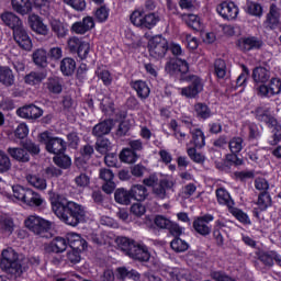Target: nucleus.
<instances>
[{
	"label": "nucleus",
	"mask_w": 281,
	"mask_h": 281,
	"mask_svg": "<svg viewBox=\"0 0 281 281\" xmlns=\"http://www.w3.org/2000/svg\"><path fill=\"white\" fill-rule=\"evenodd\" d=\"M48 200L50 201L54 214H56L63 223H66V225L76 227L78 223H85L87 213L85 209L76 202L68 201L65 196L52 190L48 191Z\"/></svg>",
	"instance_id": "1"
},
{
	"label": "nucleus",
	"mask_w": 281,
	"mask_h": 281,
	"mask_svg": "<svg viewBox=\"0 0 281 281\" xmlns=\"http://www.w3.org/2000/svg\"><path fill=\"white\" fill-rule=\"evenodd\" d=\"M255 115L258 122H263L268 128H272L271 139L269 140L270 146H278V143L281 142V125L278 120L271 115V110L269 108H257Z\"/></svg>",
	"instance_id": "2"
},
{
	"label": "nucleus",
	"mask_w": 281,
	"mask_h": 281,
	"mask_svg": "<svg viewBox=\"0 0 281 281\" xmlns=\"http://www.w3.org/2000/svg\"><path fill=\"white\" fill-rule=\"evenodd\" d=\"M143 183L148 188H154L153 192L158 199H168L175 192V179L172 178H164L159 181L157 175L153 173L148 178H145ZM157 183L159 184L157 186Z\"/></svg>",
	"instance_id": "3"
},
{
	"label": "nucleus",
	"mask_w": 281,
	"mask_h": 281,
	"mask_svg": "<svg viewBox=\"0 0 281 281\" xmlns=\"http://www.w3.org/2000/svg\"><path fill=\"white\" fill-rule=\"evenodd\" d=\"M130 21L134 27H139L140 30H153V27L159 23L160 19L157 13H146L144 7H138L130 14Z\"/></svg>",
	"instance_id": "4"
},
{
	"label": "nucleus",
	"mask_w": 281,
	"mask_h": 281,
	"mask_svg": "<svg viewBox=\"0 0 281 281\" xmlns=\"http://www.w3.org/2000/svg\"><path fill=\"white\" fill-rule=\"evenodd\" d=\"M0 267L3 271H9L15 276H21L25 271V268L19 262V255L12 248L2 251Z\"/></svg>",
	"instance_id": "5"
},
{
	"label": "nucleus",
	"mask_w": 281,
	"mask_h": 281,
	"mask_svg": "<svg viewBox=\"0 0 281 281\" xmlns=\"http://www.w3.org/2000/svg\"><path fill=\"white\" fill-rule=\"evenodd\" d=\"M145 38L148 41L149 56L151 58L159 59L166 56L168 40L161 35L151 36L150 33H146Z\"/></svg>",
	"instance_id": "6"
},
{
	"label": "nucleus",
	"mask_w": 281,
	"mask_h": 281,
	"mask_svg": "<svg viewBox=\"0 0 281 281\" xmlns=\"http://www.w3.org/2000/svg\"><path fill=\"white\" fill-rule=\"evenodd\" d=\"M40 142L45 144L47 153H50L52 155L58 156L60 153H65V148H67V145L63 138L52 137L49 132H43L40 134Z\"/></svg>",
	"instance_id": "7"
},
{
	"label": "nucleus",
	"mask_w": 281,
	"mask_h": 281,
	"mask_svg": "<svg viewBox=\"0 0 281 281\" xmlns=\"http://www.w3.org/2000/svg\"><path fill=\"white\" fill-rule=\"evenodd\" d=\"M24 225L26 229H30V232H33V234H36L37 236H41V234H45V232H49V229H52V222L36 214L30 215L24 221Z\"/></svg>",
	"instance_id": "8"
},
{
	"label": "nucleus",
	"mask_w": 281,
	"mask_h": 281,
	"mask_svg": "<svg viewBox=\"0 0 281 281\" xmlns=\"http://www.w3.org/2000/svg\"><path fill=\"white\" fill-rule=\"evenodd\" d=\"M204 87L205 85L203 83V79L196 76H191L190 85L183 88H178V91L183 98H189L190 100H192L196 98L199 93L203 92Z\"/></svg>",
	"instance_id": "9"
},
{
	"label": "nucleus",
	"mask_w": 281,
	"mask_h": 281,
	"mask_svg": "<svg viewBox=\"0 0 281 281\" xmlns=\"http://www.w3.org/2000/svg\"><path fill=\"white\" fill-rule=\"evenodd\" d=\"M161 274L169 281H192V277H190V271L183 268L165 266L161 269Z\"/></svg>",
	"instance_id": "10"
},
{
	"label": "nucleus",
	"mask_w": 281,
	"mask_h": 281,
	"mask_svg": "<svg viewBox=\"0 0 281 281\" xmlns=\"http://www.w3.org/2000/svg\"><path fill=\"white\" fill-rule=\"evenodd\" d=\"M182 20L192 30H195L196 32H202V37L204 38V43H212V37L210 36V33L203 32L205 30V24H203V21L201 20V18H199V15L184 14L182 15Z\"/></svg>",
	"instance_id": "11"
},
{
	"label": "nucleus",
	"mask_w": 281,
	"mask_h": 281,
	"mask_svg": "<svg viewBox=\"0 0 281 281\" xmlns=\"http://www.w3.org/2000/svg\"><path fill=\"white\" fill-rule=\"evenodd\" d=\"M165 70L167 74H170V76H175V74H188L190 66L188 65V61L183 59L173 58L167 63Z\"/></svg>",
	"instance_id": "12"
},
{
	"label": "nucleus",
	"mask_w": 281,
	"mask_h": 281,
	"mask_svg": "<svg viewBox=\"0 0 281 281\" xmlns=\"http://www.w3.org/2000/svg\"><path fill=\"white\" fill-rule=\"evenodd\" d=\"M216 12L223 19H226L227 21H234V19L238 16V7H236L234 2L224 1L217 5Z\"/></svg>",
	"instance_id": "13"
},
{
	"label": "nucleus",
	"mask_w": 281,
	"mask_h": 281,
	"mask_svg": "<svg viewBox=\"0 0 281 281\" xmlns=\"http://www.w3.org/2000/svg\"><path fill=\"white\" fill-rule=\"evenodd\" d=\"M14 41L21 47V49H24L25 52H32V47L34 45L32 44V38L25 31V29H19L13 33Z\"/></svg>",
	"instance_id": "14"
},
{
	"label": "nucleus",
	"mask_w": 281,
	"mask_h": 281,
	"mask_svg": "<svg viewBox=\"0 0 281 281\" xmlns=\"http://www.w3.org/2000/svg\"><path fill=\"white\" fill-rule=\"evenodd\" d=\"M16 113L24 120H38L43 116V110L34 104L22 106L18 109Z\"/></svg>",
	"instance_id": "15"
},
{
	"label": "nucleus",
	"mask_w": 281,
	"mask_h": 281,
	"mask_svg": "<svg viewBox=\"0 0 281 281\" xmlns=\"http://www.w3.org/2000/svg\"><path fill=\"white\" fill-rule=\"evenodd\" d=\"M29 25L35 34H40L41 36H47V34H49V27L47 24H44L43 19L36 14L29 16Z\"/></svg>",
	"instance_id": "16"
},
{
	"label": "nucleus",
	"mask_w": 281,
	"mask_h": 281,
	"mask_svg": "<svg viewBox=\"0 0 281 281\" xmlns=\"http://www.w3.org/2000/svg\"><path fill=\"white\" fill-rule=\"evenodd\" d=\"M99 176L100 179L104 181V184L102 186L103 192H105V194H112L115 190V182H113L115 175H113V171L111 169L103 168L100 169Z\"/></svg>",
	"instance_id": "17"
},
{
	"label": "nucleus",
	"mask_w": 281,
	"mask_h": 281,
	"mask_svg": "<svg viewBox=\"0 0 281 281\" xmlns=\"http://www.w3.org/2000/svg\"><path fill=\"white\" fill-rule=\"evenodd\" d=\"M258 91L261 95L266 98H271V95H278L281 92V80L278 78H272L270 80L269 87L266 85H261L258 88Z\"/></svg>",
	"instance_id": "18"
},
{
	"label": "nucleus",
	"mask_w": 281,
	"mask_h": 281,
	"mask_svg": "<svg viewBox=\"0 0 281 281\" xmlns=\"http://www.w3.org/2000/svg\"><path fill=\"white\" fill-rule=\"evenodd\" d=\"M67 239L63 237H55L50 243L44 245L47 254H63L67 250Z\"/></svg>",
	"instance_id": "19"
},
{
	"label": "nucleus",
	"mask_w": 281,
	"mask_h": 281,
	"mask_svg": "<svg viewBox=\"0 0 281 281\" xmlns=\"http://www.w3.org/2000/svg\"><path fill=\"white\" fill-rule=\"evenodd\" d=\"M130 258H133V260H138L139 262H148V260H150V252L148 251V247H146V245L136 243L130 252Z\"/></svg>",
	"instance_id": "20"
},
{
	"label": "nucleus",
	"mask_w": 281,
	"mask_h": 281,
	"mask_svg": "<svg viewBox=\"0 0 281 281\" xmlns=\"http://www.w3.org/2000/svg\"><path fill=\"white\" fill-rule=\"evenodd\" d=\"M237 47L241 52H251V49H260L262 47V41L258 40V37H244L238 40Z\"/></svg>",
	"instance_id": "21"
},
{
	"label": "nucleus",
	"mask_w": 281,
	"mask_h": 281,
	"mask_svg": "<svg viewBox=\"0 0 281 281\" xmlns=\"http://www.w3.org/2000/svg\"><path fill=\"white\" fill-rule=\"evenodd\" d=\"M66 240L71 249H78L79 251H85L87 249V240H85L78 233L66 234Z\"/></svg>",
	"instance_id": "22"
},
{
	"label": "nucleus",
	"mask_w": 281,
	"mask_h": 281,
	"mask_svg": "<svg viewBox=\"0 0 281 281\" xmlns=\"http://www.w3.org/2000/svg\"><path fill=\"white\" fill-rule=\"evenodd\" d=\"M45 203L46 202L41 193L29 189L26 199L24 200L25 205H29V207H41L42 205H45Z\"/></svg>",
	"instance_id": "23"
},
{
	"label": "nucleus",
	"mask_w": 281,
	"mask_h": 281,
	"mask_svg": "<svg viewBox=\"0 0 281 281\" xmlns=\"http://www.w3.org/2000/svg\"><path fill=\"white\" fill-rule=\"evenodd\" d=\"M1 20L3 21L4 24L8 25V27H12L13 33L16 30H21L23 27V22H21V19L12 12L2 13L1 14Z\"/></svg>",
	"instance_id": "24"
},
{
	"label": "nucleus",
	"mask_w": 281,
	"mask_h": 281,
	"mask_svg": "<svg viewBox=\"0 0 281 281\" xmlns=\"http://www.w3.org/2000/svg\"><path fill=\"white\" fill-rule=\"evenodd\" d=\"M93 25H95L93 22V18L87 16L83 18L82 22L74 23L71 30L72 32H75V34H86V32L92 30Z\"/></svg>",
	"instance_id": "25"
},
{
	"label": "nucleus",
	"mask_w": 281,
	"mask_h": 281,
	"mask_svg": "<svg viewBox=\"0 0 281 281\" xmlns=\"http://www.w3.org/2000/svg\"><path fill=\"white\" fill-rule=\"evenodd\" d=\"M0 82L3 87H14V82H16L14 71L5 66L0 67Z\"/></svg>",
	"instance_id": "26"
},
{
	"label": "nucleus",
	"mask_w": 281,
	"mask_h": 281,
	"mask_svg": "<svg viewBox=\"0 0 281 281\" xmlns=\"http://www.w3.org/2000/svg\"><path fill=\"white\" fill-rule=\"evenodd\" d=\"M131 87L132 89H134V91H136L140 100H146V98L150 95V87H148V83H146V81H142V80L132 81Z\"/></svg>",
	"instance_id": "27"
},
{
	"label": "nucleus",
	"mask_w": 281,
	"mask_h": 281,
	"mask_svg": "<svg viewBox=\"0 0 281 281\" xmlns=\"http://www.w3.org/2000/svg\"><path fill=\"white\" fill-rule=\"evenodd\" d=\"M212 221L211 216L199 217L194 221L193 227L198 234L202 236H207L210 234V222Z\"/></svg>",
	"instance_id": "28"
},
{
	"label": "nucleus",
	"mask_w": 281,
	"mask_h": 281,
	"mask_svg": "<svg viewBox=\"0 0 281 281\" xmlns=\"http://www.w3.org/2000/svg\"><path fill=\"white\" fill-rule=\"evenodd\" d=\"M115 244L116 247L121 249V251H124V254H126V256H131V252L133 251L137 243L128 237H117L115 239Z\"/></svg>",
	"instance_id": "29"
},
{
	"label": "nucleus",
	"mask_w": 281,
	"mask_h": 281,
	"mask_svg": "<svg viewBox=\"0 0 281 281\" xmlns=\"http://www.w3.org/2000/svg\"><path fill=\"white\" fill-rule=\"evenodd\" d=\"M114 124L115 123L113 122V120H106L104 122H101L93 127L92 134L95 135V137H102V135H109Z\"/></svg>",
	"instance_id": "30"
},
{
	"label": "nucleus",
	"mask_w": 281,
	"mask_h": 281,
	"mask_svg": "<svg viewBox=\"0 0 281 281\" xmlns=\"http://www.w3.org/2000/svg\"><path fill=\"white\" fill-rule=\"evenodd\" d=\"M11 5L18 14H30L32 12V2L30 0H12Z\"/></svg>",
	"instance_id": "31"
},
{
	"label": "nucleus",
	"mask_w": 281,
	"mask_h": 281,
	"mask_svg": "<svg viewBox=\"0 0 281 281\" xmlns=\"http://www.w3.org/2000/svg\"><path fill=\"white\" fill-rule=\"evenodd\" d=\"M7 153L10 155V157H12V159H15V161H30V154H27V150L21 147H9Z\"/></svg>",
	"instance_id": "32"
},
{
	"label": "nucleus",
	"mask_w": 281,
	"mask_h": 281,
	"mask_svg": "<svg viewBox=\"0 0 281 281\" xmlns=\"http://www.w3.org/2000/svg\"><path fill=\"white\" fill-rule=\"evenodd\" d=\"M271 78V72L265 67H257L252 71V79L257 83L265 85Z\"/></svg>",
	"instance_id": "33"
},
{
	"label": "nucleus",
	"mask_w": 281,
	"mask_h": 281,
	"mask_svg": "<svg viewBox=\"0 0 281 281\" xmlns=\"http://www.w3.org/2000/svg\"><path fill=\"white\" fill-rule=\"evenodd\" d=\"M26 181L35 190H47V180L38 175L26 176Z\"/></svg>",
	"instance_id": "34"
},
{
	"label": "nucleus",
	"mask_w": 281,
	"mask_h": 281,
	"mask_svg": "<svg viewBox=\"0 0 281 281\" xmlns=\"http://www.w3.org/2000/svg\"><path fill=\"white\" fill-rule=\"evenodd\" d=\"M50 27L53 32H55V34L58 36V38H65V36L69 34V29H67V25L57 19L50 20Z\"/></svg>",
	"instance_id": "35"
},
{
	"label": "nucleus",
	"mask_w": 281,
	"mask_h": 281,
	"mask_svg": "<svg viewBox=\"0 0 281 281\" xmlns=\"http://www.w3.org/2000/svg\"><path fill=\"white\" fill-rule=\"evenodd\" d=\"M60 71L64 76H71L76 71V60L66 57L60 63Z\"/></svg>",
	"instance_id": "36"
},
{
	"label": "nucleus",
	"mask_w": 281,
	"mask_h": 281,
	"mask_svg": "<svg viewBox=\"0 0 281 281\" xmlns=\"http://www.w3.org/2000/svg\"><path fill=\"white\" fill-rule=\"evenodd\" d=\"M216 196L217 201L221 205H227V207L231 210L234 207V200H232V196L227 192V190L221 188L216 190Z\"/></svg>",
	"instance_id": "37"
},
{
	"label": "nucleus",
	"mask_w": 281,
	"mask_h": 281,
	"mask_svg": "<svg viewBox=\"0 0 281 281\" xmlns=\"http://www.w3.org/2000/svg\"><path fill=\"white\" fill-rule=\"evenodd\" d=\"M130 192L134 201H145L146 196H148V190H146V187L142 184L133 186Z\"/></svg>",
	"instance_id": "38"
},
{
	"label": "nucleus",
	"mask_w": 281,
	"mask_h": 281,
	"mask_svg": "<svg viewBox=\"0 0 281 281\" xmlns=\"http://www.w3.org/2000/svg\"><path fill=\"white\" fill-rule=\"evenodd\" d=\"M114 199L116 203L121 205H130L131 199H133L131 191H126L124 189H117L114 193Z\"/></svg>",
	"instance_id": "39"
},
{
	"label": "nucleus",
	"mask_w": 281,
	"mask_h": 281,
	"mask_svg": "<svg viewBox=\"0 0 281 281\" xmlns=\"http://www.w3.org/2000/svg\"><path fill=\"white\" fill-rule=\"evenodd\" d=\"M33 63L37 67H47V52L43 48H38L33 53Z\"/></svg>",
	"instance_id": "40"
},
{
	"label": "nucleus",
	"mask_w": 281,
	"mask_h": 281,
	"mask_svg": "<svg viewBox=\"0 0 281 281\" xmlns=\"http://www.w3.org/2000/svg\"><path fill=\"white\" fill-rule=\"evenodd\" d=\"M0 229L3 234H12L14 232V222L8 215L0 216Z\"/></svg>",
	"instance_id": "41"
},
{
	"label": "nucleus",
	"mask_w": 281,
	"mask_h": 281,
	"mask_svg": "<svg viewBox=\"0 0 281 281\" xmlns=\"http://www.w3.org/2000/svg\"><path fill=\"white\" fill-rule=\"evenodd\" d=\"M192 135V143L195 146V148H203L205 146V135L203 132L199 128L191 130Z\"/></svg>",
	"instance_id": "42"
},
{
	"label": "nucleus",
	"mask_w": 281,
	"mask_h": 281,
	"mask_svg": "<svg viewBox=\"0 0 281 281\" xmlns=\"http://www.w3.org/2000/svg\"><path fill=\"white\" fill-rule=\"evenodd\" d=\"M214 74L218 80H224V78L227 76V65L225 64V60L217 59L214 63Z\"/></svg>",
	"instance_id": "43"
},
{
	"label": "nucleus",
	"mask_w": 281,
	"mask_h": 281,
	"mask_svg": "<svg viewBox=\"0 0 281 281\" xmlns=\"http://www.w3.org/2000/svg\"><path fill=\"white\" fill-rule=\"evenodd\" d=\"M45 78H47V75L45 72H31L25 76L24 80L26 85L34 86V85H41V82H43Z\"/></svg>",
	"instance_id": "44"
},
{
	"label": "nucleus",
	"mask_w": 281,
	"mask_h": 281,
	"mask_svg": "<svg viewBox=\"0 0 281 281\" xmlns=\"http://www.w3.org/2000/svg\"><path fill=\"white\" fill-rule=\"evenodd\" d=\"M257 205L261 212H265L267 207H271V195L267 191H262L257 201Z\"/></svg>",
	"instance_id": "45"
},
{
	"label": "nucleus",
	"mask_w": 281,
	"mask_h": 281,
	"mask_svg": "<svg viewBox=\"0 0 281 281\" xmlns=\"http://www.w3.org/2000/svg\"><path fill=\"white\" fill-rule=\"evenodd\" d=\"M92 52V47H91V43H89L88 41L81 42L77 54L79 56V58H81V60H87V58H89V54H91Z\"/></svg>",
	"instance_id": "46"
},
{
	"label": "nucleus",
	"mask_w": 281,
	"mask_h": 281,
	"mask_svg": "<svg viewBox=\"0 0 281 281\" xmlns=\"http://www.w3.org/2000/svg\"><path fill=\"white\" fill-rule=\"evenodd\" d=\"M120 159L124 164H135V161H137V154L128 148H125L121 151Z\"/></svg>",
	"instance_id": "47"
},
{
	"label": "nucleus",
	"mask_w": 281,
	"mask_h": 281,
	"mask_svg": "<svg viewBox=\"0 0 281 281\" xmlns=\"http://www.w3.org/2000/svg\"><path fill=\"white\" fill-rule=\"evenodd\" d=\"M46 86L50 93H60L63 91V83L58 77L49 78Z\"/></svg>",
	"instance_id": "48"
},
{
	"label": "nucleus",
	"mask_w": 281,
	"mask_h": 281,
	"mask_svg": "<svg viewBox=\"0 0 281 281\" xmlns=\"http://www.w3.org/2000/svg\"><path fill=\"white\" fill-rule=\"evenodd\" d=\"M12 168V161L5 151L0 150V172H9Z\"/></svg>",
	"instance_id": "49"
},
{
	"label": "nucleus",
	"mask_w": 281,
	"mask_h": 281,
	"mask_svg": "<svg viewBox=\"0 0 281 281\" xmlns=\"http://www.w3.org/2000/svg\"><path fill=\"white\" fill-rule=\"evenodd\" d=\"M171 249H173V251H176L177 254H181L183 251H188V248L190 247V245H188L186 243V240L181 239V238H175L171 243H170Z\"/></svg>",
	"instance_id": "50"
},
{
	"label": "nucleus",
	"mask_w": 281,
	"mask_h": 281,
	"mask_svg": "<svg viewBox=\"0 0 281 281\" xmlns=\"http://www.w3.org/2000/svg\"><path fill=\"white\" fill-rule=\"evenodd\" d=\"M54 164H56V166H58L59 168L67 170V168L71 167V158L66 155H57L54 157Z\"/></svg>",
	"instance_id": "51"
},
{
	"label": "nucleus",
	"mask_w": 281,
	"mask_h": 281,
	"mask_svg": "<svg viewBox=\"0 0 281 281\" xmlns=\"http://www.w3.org/2000/svg\"><path fill=\"white\" fill-rule=\"evenodd\" d=\"M13 196L18 199V201H22V203H25V199L27 198V192H30V189H25L21 186H13Z\"/></svg>",
	"instance_id": "52"
},
{
	"label": "nucleus",
	"mask_w": 281,
	"mask_h": 281,
	"mask_svg": "<svg viewBox=\"0 0 281 281\" xmlns=\"http://www.w3.org/2000/svg\"><path fill=\"white\" fill-rule=\"evenodd\" d=\"M66 5H69L72 8V10H76L77 12H83L87 8V1L85 0H63Z\"/></svg>",
	"instance_id": "53"
},
{
	"label": "nucleus",
	"mask_w": 281,
	"mask_h": 281,
	"mask_svg": "<svg viewBox=\"0 0 281 281\" xmlns=\"http://www.w3.org/2000/svg\"><path fill=\"white\" fill-rule=\"evenodd\" d=\"M112 146H111V142H109V139L106 138H99L97 140V150L98 153H101V155H106V153H109V150H111Z\"/></svg>",
	"instance_id": "54"
},
{
	"label": "nucleus",
	"mask_w": 281,
	"mask_h": 281,
	"mask_svg": "<svg viewBox=\"0 0 281 281\" xmlns=\"http://www.w3.org/2000/svg\"><path fill=\"white\" fill-rule=\"evenodd\" d=\"M182 38L188 49H196V47H199V40H196V37L192 36L190 33H183Z\"/></svg>",
	"instance_id": "55"
},
{
	"label": "nucleus",
	"mask_w": 281,
	"mask_h": 281,
	"mask_svg": "<svg viewBox=\"0 0 281 281\" xmlns=\"http://www.w3.org/2000/svg\"><path fill=\"white\" fill-rule=\"evenodd\" d=\"M194 112L198 117H201L202 120H207V117H210V109H207V105L203 103H196L194 105Z\"/></svg>",
	"instance_id": "56"
},
{
	"label": "nucleus",
	"mask_w": 281,
	"mask_h": 281,
	"mask_svg": "<svg viewBox=\"0 0 281 281\" xmlns=\"http://www.w3.org/2000/svg\"><path fill=\"white\" fill-rule=\"evenodd\" d=\"M191 161H194V164H203L205 161V155L196 151L195 148H189L187 150Z\"/></svg>",
	"instance_id": "57"
},
{
	"label": "nucleus",
	"mask_w": 281,
	"mask_h": 281,
	"mask_svg": "<svg viewBox=\"0 0 281 281\" xmlns=\"http://www.w3.org/2000/svg\"><path fill=\"white\" fill-rule=\"evenodd\" d=\"M14 135L18 139H25L30 135V127L25 123H20L14 131Z\"/></svg>",
	"instance_id": "58"
},
{
	"label": "nucleus",
	"mask_w": 281,
	"mask_h": 281,
	"mask_svg": "<svg viewBox=\"0 0 281 281\" xmlns=\"http://www.w3.org/2000/svg\"><path fill=\"white\" fill-rule=\"evenodd\" d=\"M225 227V224L221 221H217L215 223V231H214V237L216 240V245L220 247L223 246V235L221 234V231L223 232V228Z\"/></svg>",
	"instance_id": "59"
},
{
	"label": "nucleus",
	"mask_w": 281,
	"mask_h": 281,
	"mask_svg": "<svg viewBox=\"0 0 281 281\" xmlns=\"http://www.w3.org/2000/svg\"><path fill=\"white\" fill-rule=\"evenodd\" d=\"M172 221L168 220L164 215H157L155 217V225L156 227H159L160 229H168L171 225Z\"/></svg>",
	"instance_id": "60"
},
{
	"label": "nucleus",
	"mask_w": 281,
	"mask_h": 281,
	"mask_svg": "<svg viewBox=\"0 0 281 281\" xmlns=\"http://www.w3.org/2000/svg\"><path fill=\"white\" fill-rule=\"evenodd\" d=\"M229 150L231 153L238 154L240 150H243V138L240 137H234L229 142Z\"/></svg>",
	"instance_id": "61"
},
{
	"label": "nucleus",
	"mask_w": 281,
	"mask_h": 281,
	"mask_svg": "<svg viewBox=\"0 0 281 281\" xmlns=\"http://www.w3.org/2000/svg\"><path fill=\"white\" fill-rule=\"evenodd\" d=\"M231 214H233V216H235L237 218V221H239L240 223H249V216H247V214L245 212H243L241 210L235 209L234 206H232L229 209Z\"/></svg>",
	"instance_id": "62"
},
{
	"label": "nucleus",
	"mask_w": 281,
	"mask_h": 281,
	"mask_svg": "<svg viewBox=\"0 0 281 281\" xmlns=\"http://www.w3.org/2000/svg\"><path fill=\"white\" fill-rule=\"evenodd\" d=\"M55 281H79L80 276L75 274L74 272L70 273H64V274H56L54 277Z\"/></svg>",
	"instance_id": "63"
},
{
	"label": "nucleus",
	"mask_w": 281,
	"mask_h": 281,
	"mask_svg": "<svg viewBox=\"0 0 281 281\" xmlns=\"http://www.w3.org/2000/svg\"><path fill=\"white\" fill-rule=\"evenodd\" d=\"M276 252H260L259 260L266 265V267H271L273 265Z\"/></svg>",
	"instance_id": "64"
}]
</instances>
